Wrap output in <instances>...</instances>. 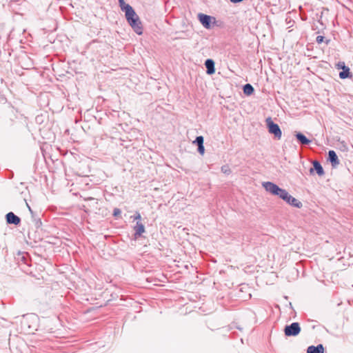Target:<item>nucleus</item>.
<instances>
[{"instance_id":"f257e3e1","label":"nucleus","mask_w":353,"mask_h":353,"mask_svg":"<svg viewBox=\"0 0 353 353\" xmlns=\"http://www.w3.org/2000/svg\"><path fill=\"white\" fill-rule=\"evenodd\" d=\"M125 18L132 30L139 35L143 34V26L139 16L132 7H128Z\"/></svg>"},{"instance_id":"f03ea898","label":"nucleus","mask_w":353,"mask_h":353,"mask_svg":"<svg viewBox=\"0 0 353 353\" xmlns=\"http://www.w3.org/2000/svg\"><path fill=\"white\" fill-rule=\"evenodd\" d=\"M279 197L293 207L301 208L303 206L301 201L291 196L285 189H282Z\"/></svg>"},{"instance_id":"7ed1b4c3","label":"nucleus","mask_w":353,"mask_h":353,"mask_svg":"<svg viewBox=\"0 0 353 353\" xmlns=\"http://www.w3.org/2000/svg\"><path fill=\"white\" fill-rule=\"evenodd\" d=\"M266 125L268 128V131L270 134L274 135L275 138L278 140L281 139L282 132L278 124L273 122L270 117L266 119Z\"/></svg>"},{"instance_id":"20e7f679","label":"nucleus","mask_w":353,"mask_h":353,"mask_svg":"<svg viewBox=\"0 0 353 353\" xmlns=\"http://www.w3.org/2000/svg\"><path fill=\"white\" fill-rule=\"evenodd\" d=\"M301 332V327L299 323L294 322L288 325L284 328L285 335L287 336H297Z\"/></svg>"},{"instance_id":"39448f33","label":"nucleus","mask_w":353,"mask_h":353,"mask_svg":"<svg viewBox=\"0 0 353 353\" xmlns=\"http://www.w3.org/2000/svg\"><path fill=\"white\" fill-rule=\"evenodd\" d=\"M265 190L272 194V195L279 196L282 188H279L277 185L272 182L267 181L262 183Z\"/></svg>"},{"instance_id":"423d86ee","label":"nucleus","mask_w":353,"mask_h":353,"mask_svg":"<svg viewBox=\"0 0 353 353\" xmlns=\"http://www.w3.org/2000/svg\"><path fill=\"white\" fill-rule=\"evenodd\" d=\"M198 18L201 23L203 26V27L208 29L211 27L212 17L210 16L199 13L198 14Z\"/></svg>"},{"instance_id":"0eeeda50","label":"nucleus","mask_w":353,"mask_h":353,"mask_svg":"<svg viewBox=\"0 0 353 353\" xmlns=\"http://www.w3.org/2000/svg\"><path fill=\"white\" fill-rule=\"evenodd\" d=\"M312 164H313V168H311L310 169V173L311 174H312L314 171H316L317 174L320 176H323L325 174L324 170H323L322 165L318 161H314Z\"/></svg>"},{"instance_id":"6e6552de","label":"nucleus","mask_w":353,"mask_h":353,"mask_svg":"<svg viewBox=\"0 0 353 353\" xmlns=\"http://www.w3.org/2000/svg\"><path fill=\"white\" fill-rule=\"evenodd\" d=\"M328 160L331 163L332 167L336 168L340 164V161L336 152L334 150H330L328 152Z\"/></svg>"},{"instance_id":"1a4fd4ad","label":"nucleus","mask_w":353,"mask_h":353,"mask_svg":"<svg viewBox=\"0 0 353 353\" xmlns=\"http://www.w3.org/2000/svg\"><path fill=\"white\" fill-rule=\"evenodd\" d=\"M134 238L137 239L138 237L141 236L143 232H145V226L141 222L137 221L134 227Z\"/></svg>"},{"instance_id":"9d476101","label":"nucleus","mask_w":353,"mask_h":353,"mask_svg":"<svg viewBox=\"0 0 353 353\" xmlns=\"http://www.w3.org/2000/svg\"><path fill=\"white\" fill-rule=\"evenodd\" d=\"M343 65V71L340 72L339 77L342 79L351 77L352 74L350 71V68L345 65L344 62H339L337 65Z\"/></svg>"},{"instance_id":"9b49d317","label":"nucleus","mask_w":353,"mask_h":353,"mask_svg":"<svg viewBox=\"0 0 353 353\" xmlns=\"http://www.w3.org/2000/svg\"><path fill=\"white\" fill-rule=\"evenodd\" d=\"M6 221L10 224L18 225L20 223V219L13 212H10L6 214Z\"/></svg>"},{"instance_id":"f8f14e48","label":"nucleus","mask_w":353,"mask_h":353,"mask_svg":"<svg viewBox=\"0 0 353 353\" xmlns=\"http://www.w3.org/2000/svg\"><path fill=\"white\" fill-rule=\"evenodd\" d=\"M205 66L208 74H212L215 72L214 61L211 59H208L205 61Z\"/></svg>"},{"instance_id":"ddd939ff","label":"nucleus","mask_w":353,"mask_h":353,"mask_svg":"<svg viewBox=\"0 0 353 353\" xmlns=\"http://www.w3.org/2000/svg\"><path fill=\"white\" fill-rule=\"evenodd\" d=\"M324 347L322 344H319L316 346L310 345L307 349V353H323Z\"/></svg>"},{"instance_id":"4468645a","label":"nucleus","mask_w":353,"mask_h":353,"mask_svg":"<svg viewBox=\"0 0 353 353\" xmlns=\"http://www.w3.org/2000/svg\"><path fill=\"white\" fill-rule=\"evenodd\" d=\"M296 139L302 145H308L310 143V140H309L303 134H302L301 132L296 133Z\"/></svg>"},{"instance_id":"2eb2a0df","label":"nucleus","mask_w":353,"mask_h":353,"mask_svg":"<svg viewBox=\"0 0 353 353\" xmlns=\"http://www.w3.org/2000/svg\"><path fill=\"white\" fill-rule=\"evenodd\" d=\"M243 90V93L248 96L252 94L254 92L253 86L250 83L244 85Z\"/></svg>"},{"instance_id":"dca6fc26","label":"nucleus","mask_w":353,"mask_h":353,"mask_svg":"<svg viewBox=\"0 0 353 353\" xmlns=\"http://www.w3.org/2000/svg\"><path fill=\"white\" fill-rule=\"evenodd\" d=\"M119 4L122 11L125 12V14H126V10L128 7H132L129 4H126L124 0H119Z\"/></svg>"},{"instance_id":"f3484780","label":"nucleus","mask_w":353,"mask_h":353,"mask_svg":"<svg viewBox=\"0 0 353 353\" xmlns=\"http://www.w3.org/2000/svg\"><path fill=\"white\" fill-rule=\"evenodd\" d=\"M204 139L202 136L196 137L195 141H194V143L198 145H203Z\"/></svg>"},{"instance_id":"a211bd4d","label":"nucleus","mask_w":353,"mask_h":353,"mask_svg":"<svg viewBox=\"0 0 353 353\" xmlns=\"http://www.w3.org/2000/svg\"><path fill=\"white\" fill-rule=\"evenodd\" d=\"M221 172L225 174H229L231 172V170L228 165H223L221 167Z\"/></svg>"},{"instance_id":"6ab92c4d","label":"nucleus","mask_w":353,"mask_h":353,"mask_svg":"<svg viewBox=\"0 0 353 353\" xmlns=\"http://www.w3.org/2000/svg\"><path fill=\"white\" fill-rule=\"evenodd\" d=\"M121 213V211L119 208H114L113 211V216L115 217L119 216Z\"/></svg>"},{"instance_id":"aec40b11","label":"nucleus","mask_w":353,"mask_h":353,"mask_svg":"<svg viewBox=\"0 0 353 353\" xmlns=\"http://www.w3.org/2000/svg\"><path fill=\"white\" fill-rule=\"evenodd\" d=\"M323 41H324V37H323L321 35H319L316 38V41L319 44L321 43L322 42H323Z\"/></svg>"},{"instance_id":"412c9836","label":"nucleus","mask_w":353,"mask_h":353,"mask_svg":"<svg viewBox=\"0 0 353 353\" xmlns=\"http://www.w3.org/2000/svg\"><path fill=\"white\" fill-rule=\"evenodd\" d=\"M198 152H199L201 154H204L205 148H204L203 145H198Z\"/></svg>"},{"instance_id":"4be33fe9","label":"nucleus","mask_w":353,"mask_h":353,"mask_svg":"<svg viewBox=\"0 0 353 353\" xmlns=\"http://www.w3.org/2000/svg\"><path fill=\"white\" fill-rule=\"evenodd\" d=\"M141 214H140L139 212H137V213H136V215H135V216H134V220H139H139H141Z\"/></svg>"},{"instance_id":"5701e85b","label":"nucleus","mask_w":353,"mask_h":353,"mask_svg":"<svg viewBox=\"0 0 353 353\" xmlns=\"http://www.w3.org/2000/svg\"><path fill=\"white\" fill-rule=\"evenodd\" d=\"M89 200H90V202H93V203H95L96 204H98V201L92 197L90 196Z\"/></svg>"},{"instance_id":"b1692460","label":"nucleus","mask_w":353,"mask_h":353,"mask_svg":"<svg viewBox=\"0 0 353 353\" xmlns=\"http://www.w3.org/2000/svg\"><path fill=\"white\" fill-rule=\"evenodd\" d=\"M232 3H236L243 1V0H230Z\"/></svg>"},{"instance_id":"393cba45","label":"nucleus","mask_w":353,"mask_h":353,"mask_svg":"<svg viewBox=\"0 0 353 353\" xmlns=\"http://www.w3.org/2000/svg\"><path fill=\"white\" fill-rule=\"evenodd\" d=\"M330 39H327V40L325 41V43H326L327 45H328V44H329V43H330Z\"/></svg>"},{"instance_id":"a878e982","label":"nucleus","mask_w":353,"mask_h":353,"mask_svg":"<svg viewBox=\"0 0 353 353\" xmlns=\"http://www.w3.org/2000/svg\"><path fill=\"white\" fill-rule=\"evenodd\" d=\"M338 68H341V69H343V65H338Z\"/></svg>"},{"instance_id":"bb28decb","label":"nucleus","mask_w":353,"mask_h":353,"mask_svg":"<svg viewBox=\"0 0 353 353\" xmlns=\"http://www.w3.org/2000/svg\"><path fill=\"white\" fill-rule=\"evenodd\" d=\"M342 149H343L344 150L347 149V147L346 145H343V147H342Z\"/></svg>"},{"instance_id":"cd10ccee","label":"nucleus","mask_w":353,"mask_h":353,"mask_svg":"<svg viewBox=\"0 0 353 353\" xmlns=\"http://www.w3.org/2000/svg\"><path fill=\"white\" fill-rule=\"evenodd\" d=\"M342 149H343L344 150L347 149V147L346 145H343V147H342Z\"/></svg>"}]
</instances>
